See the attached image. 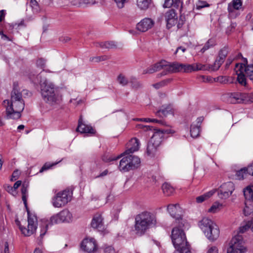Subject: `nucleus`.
<instances>
[{
    "mask_svg": "<svg viewBox=\"0 0 253 253\" xmlns=\"http://www.w3.org/2000/svg\"><path fill=\"white\" fill-rule=\"evenodd\" d=\"M30 79L34 84L40 83L41 92L43 100L51 106L60 104L61 96L59 95L58 88L51 82L45 79H42L41 74L36 76L30 75Z\"/></svg>",
    "mask_w": 253,
    "mask_h": 253,
    "instance_id": "nucleus-1",
    "label": "nucleus"
},
{
    "mask_svg": "<svg viewBox=\"0 0 253 253\" xmlns=\"http://www.w3.org/2000/svg\"><path fill=\"white\" fill-rule=\"evenodd\" d=\"M3 104L6 108V118L8 119H18L24 109L25 103L21 93L14 88L11 93V99L4 100Z\"/></svg>",
    "mask_w": 253,
    "mask_h": 253,
    "instance_id": "nucleus-2",
    "label": "nucleus"
},
{
    "mask_svg": "<svg viewBox=\"0 0 253 253\" xmlns=\"http://www.w3.org/2000/svg\"><path fill=\"white\" fill-rule=\"evenodd\" d=\"M140 126L143 128L144 130L148 132V135L152 134L147 149V153L150 155H153L155 153L157 148L161 144L165 133H173V131L171 130L157 129L149 126L140 125Z\"/></svg>",
    "mask_w": 253,
    "mask_h": 253,
    "instance_id": "nucleus-3",
    "label": "nucleus"
},
{
    "mask_svg": "<svg viewBox=\"0 0 253 253\" xmlns=\"http://www.w3.org/2000/svg\"><path fill=\"white\" fill-rule=\"evenodd\" d=\"M156 224L155 216L152 213L144 211L136 215L135 218V230L139 236L143 235L146 231Z\"/></svg>",
    "mask_w": 253,
    "mask_h": 253,
    "instance_id": "nucleus-4",
    "label": "nucleus"
},
{
    "mask_svg": "<svg viewBox=\"0 0 253 253\" xmlns=\"http://www.w3.org/2000/svg\"><path fill=\"white\" fill-rule=\"evenodd\" d=\"M199 226L209 240L214 241L218 238L220 232L219 228L211 219L203 218L199 222Z\"/></svg>",
    "mask_w": 253,
    "mask_h": 253,
    "instance_id": "nucleus-5",
    "label": "nucleus"
},
{
    "mask_svg": "<svg viewBox=\"0 0 253 253\" xmlns=\"http://www.w3.org/2000/svg\"><path fill=\"white\" fill-rule=\"evenodd\" d=\"M185 222H183V224H178V226L174 227L171 231V239L176 250L190 247L187 242L185 233L182 228L185 226Z\"/></svg>",
    "mask_w": 253,
    "mask_h": 253,
    "instance_id": "nucleus-6",
    "label": "nucleus"
},
{
    "mask_svg": "<svg viewBox=\"0 0 253 253\" xmlns=\"http://www.w3.org/2000/svg\"><path fill=\"white\" fill-rule=\"evenodd\" d=\"M28 194L22 195V199L24 205L27 209V197ZM28 213V229L20 225V222L16 220L17 224L19 226V229L22 233L25 236H29L33 234L37 228V218L35 214L30 212V211L27 209Z\"/></svg>",
    "mask_w": 253,
    "mask_h": 253,
    "instance_id": "nucleus-7",
    "label": "nucleus"
},
{
    "mask_svg": "<svg viewBox=\"0 0 253 253\" xmlns=\"http://www.w3.org/2000/svg\"><path fill=\"white\" fill-rule=\"evenodd\" d=\"M123 158L120 160L118 167L119 170L123 172H128L137 169L140 165V159L135 155H125L121 157Z\"/></svg>",
    "mask_w": 253,
    "mask_h": 253,
    "instance_id": "nucleus-8",
    "label": "nucleus"
},
{
    "mask_svg": "<svg viewBox=\"0 0 253 253\" xmlns=\"http://www.w3.org/2000/svg\"><path fill=\"white\" fill-rule=\"evenodd\" d=\"M72 192L70 190H64L58 192L52 197L51 203L55 208H61L71 200Z\"/></svg>",
    "mask_w": 253,
    "mask_h": 253,
    "instance_id": "nucleus-9",
    "label": "nucleus"
},
{
    "mask_svg": "<svg viewBox=\"0 0 253 253\" xmlns=\"http://www.w3.org/2000/svg\"><path fill=\"white\" fill-rule=\"evenodd\" d=\"M246 251L242 236L237 234L233 237L227 249V253H244Z\"/></svg>",
    "mask_w": 253,
    "mask_h": 253,
    "instance_id": "nucleus-10",
    "label": "nucleus"
},
{
    "mask_svg": "<svg viewBox=\"0 0 253 253\" xmlns=\"http://www.w3.org/2000/svg\"><path fill=\"white\" fill-rule=\"evenodd\" d=\"M167 209L170 215L175 218L177 224H183V222H185L181 218L182 211L179 204H169L168 206Z\"/></svg>",
    "mask_w": 253,
    "mask_h": 253,
    "instance_id": "nucleus-11",
    "label": "nucleus"
},
{
    "mask_svg": "<svg viewBox=\"0 0 253 253\" xmlns=\"http://www.w3.org/2000/svg\"><path fill=\"white\" fill-rule=\"evenodd\" d=\"M234 190V184L228 182L222 184L218 190V196L219 198L225 199L228 198Z\"/></svg>",
    "mask_w": 253,
    "mask_h": 253,
    "instance_id": "nucleus-12",
    "label": "nucleus"
},
{
    "mask_svg": "<svg viewBox=\"0 0 253 253\" xmlns=\"http://www.w3.org/2000/svg\"><path fill=\"white\" fill-rule=\"evenodd\" d=\"M139 147V142L138 139L136 138H133L129 141L127 144V149L120 155L118 156L116 158L109 159V161H114L117 160L121 158L123 155H128L133 153V152L137 151Z\"/></svg>",
    "mask_w": 253,
    "mask_h": 253,
    "instance_id": "nucleus-13",
    "label": "nucleus"
},
{
    "mask_svg": "<svg viewBox=\"0 0 253 253\" xmlns=\"http://www.w3.org/2000/svg\"><path fill=\"white\" fill-rule=\"evenodd\" d=\"M228 52L229 48L227 46H224L220 50L218 56L217 57L214 64L211 65L212 71H216L220 68L222 64L224 62Z\"/></svg>",
    "mask_w": 253,
    "mask_h": 253,
    "instance_id": "nucleus-14",
    "label": "nucleus"
},
{
    "mask_svg": "<svg viewBox=\"0 0 253 253\" xmlns=\"http://www.w3.org/2000/svg\"><path fill=\"white\" fill-rule=\"evenodd\" d=\"M81 249L88 253H91L96 249V244L93 238L84 239L81 245Z\"/></svg>",
    "mask_w": 253,
    "mask_h": 253,
    "instance_id": "nucleus-15",
    "label": "nucleus"
},
{
    "mask_svg": "<svg viewBox=\"0 0 253 253\" xmlns=\"http://www.w3.org/2000/svg\"><path fill=\"white\" fill-rule=\"evenodd\" d=\"M91 227L95 228L99 232H103L105 230V226L103 223V218L100 213H96L94 214L91 222Z\"/></svg>",
    "mask_w": 253,
    "mask_h": 253,
    "instance_id": "nucleus-16",
    "label": "nucleus"
},
{
    "mask_svg": "<svg viewBox=\"0 0 253 253\" xmlns=\"http://www.w3.org/2000/svg\"><path fill=\"white\" fill-rule=\"evenodd\" d=\"M154 21L150 18H145L136 25V29L142 32H145L153 27Z\"/></svg>",
    "mask_w": 253,
    "mask_h": 253,
    "instance_id": "nucleus-17",
    "label": "nucleus"
},
{
    "mask_svg": "<svg viewBox=\"0 0 253 253\" xmlns=\"http://www.w3.org/2000/svg\"><path fill=\"white\" fill-rule=\"evenodd\" d=\"M241 92H228L223 95L222 98L225 101L232 104L241 103Z\"/></svg>",
    "mask_w": 253,
    "mask_h": 253,
    "instance_id": "nucleus-18",
    "label": "nucleus"
},
{
    "mask_svg": "<svg viewBox=\"0 0 253 253\" xmlns=\"http://www.w3.org/2000/svg\"><path fill=\"white\" fill-rule=\"evenodd\" d=\"M77 131L81 132V133H88L91 134H94L95 132V130L90 125L85 124L82 122L81 117L79 120Z\"/></svg>",
    "mask_w": 253,
    "mask_h": 253,
    "instance_id": "nucleus-19",
    "label": "nucleus"
},
{
    "mask_svg": "<svg viewBox=\"0 0 253 253\" xmlns=\"http://www.w3.org/2000/svg\"><path fill=\"white\" fill-rule=\"evenodd\" d=\"M62 223L60 220V217L59 213L55 214L51 216L49 219V222L48 224H45L41 229L40 237L42 238L43 236L45 234L47 228L49 225H52L55 224H59Z\"/></svg>",
    "mask_w": 253,
    "mask_h": 253,
    "instance_id": "nucleus-20",
    "label": "nucleus"
},
{
    "mask_svg": "<svg viewBox=\"0 0 253 253\" xmlns=\"http://www.w3.org/2000/svg\"><path fill=\"white\" fill-rule=\"evenodd\" d=\"M245 216H248L252 214L253 215V199H246L245 207L243 210ZM251 222V231L253 232V217Z\"/></svg>",
    "mask_w": 253,
    "mask_h": 253,
    "instance_id": "nucleus-21",
    "label": "nucleus"
},
{
    "mask_svg": "<svg viewBox=\"0 0 253 253\" xmlns=\"http://www.w3.org/2000/svg\"><path fill=\"white\" fill-rule=\"evenodd\" d=\"M240 69L243 70L246 75L251 80H253V64L245 66L242 63L236 64V70L239 71Z\"/></svg>",
    "mask_w": 253,
    "mask_h": 253,
    "instance_id": "nucleus-22",
    "label": "nucleus"
},
{
    "mask_svg": "<svg viewBox=\"0 0 253 253\" xmlns=\"http://www.w3.org/2000/svg\"><path fill=\"white\" fill-rule=\"evenodd\" d=\"M59 214L62 223H69L72 221V214L68 210H64L59 212Z\"/></svg>",
    "mask_w": 253,
    "mask_h": 253,
    "instance_id": "nucleus-23",
    "label": "nucleus"
},
{
    "mask_svg": "<svg viewBox=\"0 0 253 253\" xmlns=\"http://www.w3.org/2000/svg\"><path fill=\"white\" fill-rule=\"evenodd\" d=\"M156 114L160 117H164L169 115H173V111L170 106H168L166 107L158 110Z\"/></svg>",
    "mask_w": 253,
    "mask_h": 253,
    "instance_id": "nucleus-24",
    "label": "nucleus"
},
{
    "mask_svg": "<svg viewBox=\"0 0 253 253\" xmlns=\"http://www.w3.org/2000/svg\"><path fill=\"white\" fill-rule=\"evenodd\" d=\"M242 5L241 0H232L228 5V11L229 13L233 12L234 10H239Z\"/></svg>",
    "mask_w": 253,
    "mask_h": 253,
    "instance_id": "nucleus-25",
    "label": "nucleus"
},
{
    "mask_svg": "<svg viewBox=\"0 0 253 253\" xmlns=\"http://www.w3.org/2000/svg\"><path fill=\"white\" fill-rule=\"evenodd\" d=\"M96 3L95 0H74V4L79 7H85Z\"/></svg>",
    "mask_w": 253,
    "mask_h": 253,
    "instance_id": "nucleus-26",
    "label": "nucleus"
},
{
    "mask_svg": "<svg viewBox=\"0 0 253 253\" xmlns=\"http://www.w3.org/2000/svg\"><path fill=\"white\" fill-rule=\"evenodd\" d=\"M235 71L237 75V81L238 83L242 85H246V79L245 77L246 74L242 69H240L239 71L236 70V65L235 66Z\"/></svg>",
    "mask_w": 253,
    "mask_h": 253,
    "instance_id": "nucleus-27",
    "label": "nucleus"
},
{
    "mask_svg": "<svg viewBox=\"0 0 253 253\" xmlns=\"http://www.w3.org/2000/svg\"><path fill=\"white\" fill-rule=\"evenodd\" d=\"M152 4V0H137V5L143 10L147 9Z\"/></svg>",
    "mask_w": 253,
    "mask_h": 253,
    "instance_id": "nucleus-28",
    "label": "nucleus"
},
{
    "mask_svg": "<svg viewBox=\"0 0 253 253\" xmlns=\"http://www.w3.org/2000/svg\"><path fill=\"white\" fill-rule=\"evenodd\" d=\"M250 175V172L249 170V166L247 168L241 169L236 173V176L238 179H243L247 176Z\"/></svg>",
    "mask_w": 253,
    "mask_h": 253,
    "instance_id": "nucleus-29",
    "label": "nucleus"
},
{
    "mask_svg": "<svg viewBox=\"0 0 253 253\" xmlns=\"http://www.w3.org/2000/svg\"><path fill=\"white\" fill-rule=\"evenodd\" d=\"M129 82L131 84V87L134 89H138L143 87L142 83L134 77H131Z\"/></svg>",
    "mask_w": 253,
    "mask_h": 253,
    "instance_id": "nucleus-30",
    "label": "nucleus"
},
{
    "mask_svg": "<svg viewBox=\"0 0 253 253\" xmlns=\"http://www.w3.org/2000/svg\"><path fill=\"white\" fill-rule=\"evenodd\" d=\"M165 66L164 67V71L157 75L158 78H160L163 76L167 75L168 73H173V69L172 63L168 64L165 61Z\"/></svg>",
    "mask_w": 253,
    "mask_h": 253,
    "instance_id": "nucleus-31",
    "label": "nucleus"
},
{
    "mask_svg": "<svg viewBox=\"0 0 253 253\" xmlns=\"http://www.w3.org/2000/svg\"><path fill=\"white\" fill-rule=\"evenodd\" d=\"M164 194L167 196L171 195L174 192L173 188L168 183H165L162 186Z\"/></svg>",
    "mask_w": 253,
    "mask_h": 253,
    "instance_id": "nucleus-32",
    "label": "nucleus"
},
{
    "mask_svg": "<svg viewBox=\"0 0 253 253\" xmlns=\"http://www.w3.org/2000/svg\"><path fill=\"white\" fill-rule=\"evenodd\" d=\"M193 72L198 71H206L210 69L212 70L211 65L207 66L205 64H202L199 63L193 64Z\"/></svg>",
    "mask_w": 253,
    "mask_h": 253,
    "instance_id": "nucleus-33",
    "label": "nucleus"
},
{
    "mask_svg": "<svg viewBox=\"0 0 253 253\" xmlns=\"http://www.w3.org/2000/svg\"><path fill=\"white\" fill-rule=\"evenodd\" d=\"M216 44L215 40L213 38L210 39L204 44L203 47L201 49V52L204 53L209 49L213 47Z\"/></svg>",
    "mask_w": 253,
    "mask_h": 253,
    "instance_id": "nucleus-34",
    "label": "nucleus"
},
{
    "mask_svg": "<svg viewBox=\"0 0 253 253\" xmlns=\"http://www.w3.org/2000/svg\"><path fill=\"white\" fill-rule=\"evenodd\" d=\"M242 103H248L253 102V94L248 93H241L240 96Z\"/></svg>",
    "mask_w": 253,
    "mask_h": 253,
    "instance_id": "nucleus-35",
    "label": "nucleus"
},
{
    "mask_svg": "<svg viewBox=\"0 0 253 253\" xmlns=\"http://www.w3.org/2000/svg\"><path fill=\"white\" fill-rule=\"evenodd\" d=\"M244 195L245 199H253V186L249 185L244 190Z\"/></svg>",
    "mask_w": 253,
    "mask_h": 253,
    "instance_id": "nucleus-36",
    "label": "nucleus"
},
{
    "mask_svg": "<svg viewBox=\"0 0 253 253\" xmlns=\"http://www.w3.org/2000/svg\"><path fill=\"white\" fill-rule=\"evenodd\" d=\"M97 46H99L103 49H111L116 47V45L112 41L102 42L97 43Z\"/></svg>",
    "mask_w": 253,
    "mask_h": 253,
    "instance_id": "nucleus-37",
    "label": "nucleus"
},
{
    "mask_svg": "<svg viewBox=\"0 0 253 253\" xmlns=\"http://www.w3.org/2000/svg\"><path fill=\"white\" fill-rule=\"evenodd\" d=\"M181 3V0H165L164 7H170L173 5L174 7H178Z\"/></svg>",
    "mask_w": 253,
    "mask_h": 253,
    "instance_id": "nucleus-38",
    "label": "nucleus"
},
{
    "mask_svg": "<svg viewBox=\"0 0 253 253\" xmlns=\"http://www.w3.org/2000/svg\"><path fill=\"white\" fill-rule=\"evenodd\" d=\"M200 127L196 126L195 123H193L191 126L190 133L191 136L193 138L198 137L200 134Z\"/></svg>",
    "mask_w": 253,
    "mask_h": 253,
    "instance_id": "nucleus-39",
    "label": "nucleus"
},
{
    "mask_svg": "<svg viewBox=\"0 0 253 253\" xmlns=\"http://www.w3.org/2000/svg\"><path fill=\"white\" fill-rule=\"evenodd\" d=\"M249 229L251 230V221H248L247 223L239 227L238 234L240 235V234H243Z\"/></svg>",
    "mask_w": 253,
    "mask_h": 253,
    "instance_id": "nucleus-40",
    "label": "nucleus"
},
{
    "mask_svg": "<svg viewBox=\"0 0 253 253\" xmlns=\"http://www.w3.org/2000/svg\"><path fill=\"white\" fill-rule=\"evenodd\" d=\"M192 64H182L181 72L184 73H191L193 72V67Z\"/></svg>",
    "mask_w": 253,
    "mask_h": 253,
    "instance_id": "nucleus-41",
    "label": "nucleus"
},
{
    "mask_svg": "<svg viewBox=\"0 0 253 253\" xmlns=\"http://www.w3.org/2000/svg\"><path fill=\"white\" fill-rule=\"evenodd\" d=\"M117 81L118 83L123 86L126 85L129 82L126 78L122 74H120L118 76Z\"/></svg>",
    "mask_w": 253,
    "mask_h": 253,
    "instance_id": "nucleus-42",
    "label": "nucleus"
},
{
    "mask_svg": "<svg viewBox=\"0 0 253 253\" xmlns=\"http://www.w3.org/2000/svg\"><path fill=\"white\" fill-rule=\"evenodd\" d=\"M213 194V192H209L204 195L200 196L196 198V202L198 203H200L204 201L206 199L209 198Z\"/></svg>",
    "mask_w": 253,
    "mask_h": 253,
    "instance_id": "nucleus-43",
    "label": "nucleus"
},
{
    "mask_svg": "<svg viewBox=\"0 0 253 253\" xmlns=\"http://www.w3.org/2000/svg\"><path fill=\"white\" fill-rule=\"evenodd\" d=\"M171 81V79H167L166 80H164L159 83L155 84H153V86L157 89L160 88V87H162L163 86H165L168 84L170 83Z\"/></svg>",
    "mask_w": 253,
    "mask_h": 253,
    "instance_id": "nucleus-44",
    "label": "nucleus"
},
{
    "mask_svg": "<svg viewBox=\"0 0 253 253\" xmlns=\"http://www.w3.org/2000/svg\"><path fill=\"white\" fill-rule=\"evenodd\" d=\"M177 17L176 14L174 9L169 10L165 14L166 20Z\"/></svg>",
    "mask_w": 253,
    "mask_h": 253,
    "instance_id": "nucleus-45",
    "label": "nucleus"
},
{
    "mask_svg": "<svg viewBox=\"0 0 253 253\" xmlns=\"http://www.w3.org/2000/svg\"><path fill=\"white\" fill-rule=\"evenodd\" d=\"M173 72V73H177L181 72L182 69V63H179L178 62H173L172 63Z\"/></svg>",
    "mask_w": 253,
    "mask_h": 253,
    "instance_id": "nucleus-46",
    "label": "nucleus"
},
{
    "mask_svg": "<svg viewBox=\"0 0 253 253\" xmlns=\"http://www.w3.org/2000/svg\"><path fill=\"white\" fill-rule=\"evenodd\" d=\"M61 161H59V162H56V163H53L52 164H49V163H45L43 166L42 167L41 169L40 170V172H43L44 170H46L47 169H49L50 168H51L52 166H54L56 165H57L58 163H59L60 162H61Z\"/></svg>",
    "mask_w": 253,
    "mask_h": 253,
    "instance_id": "nucleus-47",
    "label": "nucleus"
},
{
    "mask_svg": "<svg viewBox=\"0 0 253 253\" xmlns=\"http://www.w3.org/2000/svg\"><path fill=\"white\" fill-rule=\"evenodd\" d=\"M165 61L163 60V61H160V62L157 63L156 64H155L154 65H153L156 72H157L162 69H163L164 67H165Z\"/></svg>",
    "mask_w": 253,
    "mask_h": 253,
    "instance_id": "nucleus-48",
    "label": "nucleus"
},
{
    "mask_svg": "<svg viewBox=\"0 0 253 253\" xmlns=\"http://www.w3.org/2000/svg\"><path fill=\"white\" fill-rule=\"evenodd\" d=\"M221 205L218 203H214L212 206L209 209L208 211L210 212H216L219 209Z\"/></svg>",
    "mask_w": 253,
    "mask_h": 253,
    "instance_id": "nucleus-49",
    "label": "nucleus"
},
{
    "mask_svg": "<svg viewBox=\"0 0 253 253\" xmlns=\"http://www.w3.org/2000/svg\"><path fill=\"white\" fill-rule=\"evenodd\" d=\"M167 27L168 29L170 28L177 22V17L166 20Z\"/></svg>",
    "mask_w": 253,
    "mask_h": 253,
    "instance_id": "nucleus-50",
    "label": "nucleus"
},
{
    "mask_svg": "<svg viewBox=\"0 0 253 253\" xmlns=\"http://www.w3.org/2000/svg\"><path fill=\"white\" fill-rule=\"evenodd\" d=\"M135 120L138 121H144L146 122H155V123H162V121H159L157 119H152L150 118H140V119H136Z\"/></svg>",
    "mask_w": 253,
    "mask_h": 253,
    "instance_id": "nucleus-51",
    "label": "nucleus"
},
{
    "mask_svg": "<svg viewBox=\"0 0 253 253\" xmlns=\"http://www.w3.org/2000/svg\"><path fill=\"white\" fill-rule=\"evenodd\" d=\"M46 61L42 59H39L36 62L37 66L41 68H43L45 66Z\"/></svg>",
    "mask_w": 253,
    "mask_h": 253,
    "instance_id": "nucleus-52",
    "label": "nucleus"
},
{
    "mask_svg": "<svg viewBox=\"0 0 253 253\" xmlns=\"http://www.w3.org/2000/svg\"><path fill=\"white\" fill-rule=\"evenodd\" d=\"M176 253H192L190 250V247H185L182 249H180V250H176Z\"/></svg>",
    "mask_w": 253,
    "mask_h": 253,
    "instance_id": "nucleus-53",
    "label": "nucleus"
},
{
    "mask_svg": "<svg viewBox=\"0 0 253 253\" xmlns=\"http://www.w3.org/2000/svg\"><path fill=\"white\" fill-rule=\"evenodd\" d=\"M114 1L119 8H122L124 7V4L126 2V0H114Z\"/></svg>",
    "mask_w": 253,
    "mask_h": 253,
    "instance_id": "nucleus-54",
    "label": "nucleus"
},
{
    "mask_svg": "<svg viewBox=\"0 0 253 253\" xmlns=\"http://www.w3.org/2000/svg\"><path fill=\"white\" fill-rule=\"evenodd\" d=\"M154 72H156V71L155 70L154 65H153V66L150 67L149 68L143 70V74H152Z\"/></svg>",
    "mask_w": 253,
    "mask_h": 253,
    "instance_id": "nucleus-55",
    "label": "nucleus"
},
{
    "mask_svg": "<svg viewBox=\"0 0 253 253\" xmlns=\"http://www.w3.org/2000/svg\"><path fill=\"white\" fill-rule=\"evenodd\" d=\"M184 21H185L184 16L181 15L179 17L178 22L177 24V27L178 29H180L182 27L184 23Z\"/></svg>",
    "mask_w": 253,
    "mask_h": 253,
    "instance_id": "nucleus-56",
    "label": "nucleus"
},
{
    "mask_svg": "<svg viewBox=\"0 0 253 253\" xmlns=\"http://www.w3.org/2000/svg\"><path fill=\"white\" fill-rule=\"evenodd\" d=\"M104 253H116L114 249L111 246H107L104 249Z\"/></svg>",
    "mask_w": 253,
    "mask_h": 253,
    "instance_id": "nucleus-57",
    "label": "nucleus"
},
{
    "mask_svg": "<svg viewBox=\"0 0 253 253\" xmlns=\"http://www.w3.org/2000/svg\"><path fill=\"white\" fill-rule=\"evenodd\" d=\"M207 253H218L217 247L211 246L209 247Z\"/></svg>",
    "mask_w": 253,
    "mask_h": 253,
    "instance_id": "nucleus-58",
    "label": "nucleus"
},
{
    "mask_svg": "<svg viewBox=\"0 0 253 253\" xmlns=\"http://www.w3.org/2000/svg\"><path fill=\"white\" fill-rule=\"evenodd\" d=\"M106 57L105 56H98L93 57L92 58V61H95V62H99L100 61L105 60Z\"/></svg>",
    "mask_w": 253,
    "mask_h": 253,
    "instance_id": "nucleus-59",
    "label": "nucleus"
},
{
    "mask_svg": "<svg viewBox=\"0 0 253 253\" xmlns=\"http://www.w3.org/2000/svg\"><path fill=\"white\" fill-rule=\"evenodd\" d=\"M209 6V5H206L205 4H204V2L200 1H199L198 2V4H197V5H196L197 9H200L201 8H202L206 7V6Z\"/></svg>",
    "mask_w": 253,
    "mask_h": 253,
    "instance_id": "nucleus-60",
    "label": "nucleus"
},
{
    "mask_svg": "<svg viewBox=\"0 0 253 253\" xmlns=\"http://www.w3.org/2000/svg\"><path fill=\"white\" fill-rule=\"evenodd\" d=\"M203 120H204V118L202 117L198 118L196 120V124H195L196 126L200 127L201 124L202 122H203Z\"/></svg>",
    "mask_w": 253,
    "mask_h": 253,
    "instance_id": "nucleus-61",
    "label": "nucleus"
},
{
    "mask_svg": "<svg viewBox=\"0 0 253 253\" xmlns=\"http://www.w3.org/2000/svg\"><path fill=\"white\" fill-rule=\"evenodd\" d=\"M19 175V171L18 170H15L12 175L11 180H15L17 179Z\"/></svg>",
    "mask_w": 253,
    "mask_h": 253,
    "instance_id": "nucleus-62",
    "label": "nucleus"
},
{
    "mask_svg": "<svg viewBox=\"0 0 253 253\" xmlns=\"http://www.w3.org/2000/svg\"><path fill=\"white\" fill-rule=\"evenodd\" d=\"M108 170L106 169V170H104L102 172L100 173L99 175L96 176L95 177L99 178V177L104 176L108 174Z\"/></svg>",
    "mask_w": 253,
    "mask_h": 253,
    "instance_id": "nucleus-63",
    "label": "nucleus"
},
{
    "mask_svg": "<svg viewBox=\"0 0 253 253\" xmlns=\"http://www.w3.org/2000/svg\"><path fill=\"white\" fill-rule=\"evenodd\" d=\"M249 170L250 172V175L253 176V163L249 165Z\"/></svg>",
    "mask_w": 253,
    "mask_h": 253,
    "instance_id": "nucleus-64",
    "label": "nucleus"
}]
</instances>
